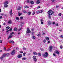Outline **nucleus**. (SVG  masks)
Listing matches in <instances>:
<instances>
[{
	"instance_id": "nucleus-14",
	"label": "nucleus",
	"mask_w": 63,
	"mask_h": 63,
	"mask_svg": "<svg viewBox=\"0 0 63 63\" xmlns=\"http://www.w3.org/2000/svg\"><path fill=\"white\" fill-rule=\"evenodd\" d=\"M8 23L9 24H12V21L11 20L9 21H8Z\"/></svg>"
},
{
	"instance_id": "nucleus-63",
	"label": "nucleus",
	"mask_w": 63,
	"mask_h": 63,
	"mask_svg": "<svg viewBox=\"0 0 63 63\" xmlns=\"http://www.w3.org/2000/svg\"><path fill=\"white\" fill-rule=\"evenodd\" d=\"M52 2H54L55 1V0H51Z\"/></svg>"
},
{
	"instance_id": "nucleus-2",
	"label": "nucleus",
	"mask_w": 63,
	"mask_h": 63,
	"mask_svg": "<svg viewBox=\"0 0 63 63\" xmlns=\"http://www.w3.org/2000/svg\"><path fill=\"white\" fill-rule=\"evenodd\" d=\"M45 53L46 55L45 54H43V56L44 57H47L48 56V53L47 52H45Z\"/></svg>"
},
{
	"instance_id": "nucleus-13",
	"label": "nucleus",
	"mask_w": 63,
	"mask_h": 63,
	"mask_svg": "<svg viewBox=\"0 0 63 63\" xmlns=\"http://www.w3.org/2000/svg\"><path fill=\"white\" fill-rule=\"evenodd\" d=\"M4 57H5L6 56V53H4L3 54L2 56Z\"/></svg>"
},
{
	"instance_id": "nucleus-43",
	"label": "nucleus",
	"mask_w": 63,
	"mask_h": 63,
	"mask_svg": "<svg viewBox=\"0 0 63 63\" xmlns=\"http://www.w3.org/2000/svg\"><path fill=\"white\" fill-rule=\"evenodd\" d=\"M60 47L61 49H62V48H63V46H62V45H61L60 46Z\"/></svg>"
},
{
	"instance_id": "nucleus-22",
	"label": "nucleus",
	"mask_w": 63,
	"mask_h": 63,
	"mask_svg": "<svg viewBox=\"0 0 63 63\" xmlns=\"http://www.w3.org/2000/svg\"><path fill=\"white\" fill-rule=\"evenodd\" d=\"M56 53H57V54H59V52L58 51H56Z\"/></svg>"
},
{
	"instance_id": "nucleus-31",
	"label": "nucleus",
	"mask_w": 63,
	"mask_h": 63,
	"mask_svg": "<svg viewBox=\"0 0 63 63\" xmlns=\"http://www.w3.org/2000/svg\"><path fill=\"white\" fill-rule=\"evenodd\" d=\"M46 40L45 39H44L43 40V42L44 43H46Z\"/></svg>"
},
{
	"instance_id": "nucleus-64",
	"label": "nucleus",
	"mask_w": 63,
	"mask_h": 63,
	"mask_svg": "<svg viewBox=\"0 0 63 63\" xmlns=\"http://www.w3.org/2000/svg\"><path fill=\"white\" fill-rule=\"evenodd\" d=\"M41 24H43V23H44L43 22V21H41Z\"/></svg>"
},
{
	"instance_id": "nucleus-18",
	"label": "nucleus",
	"mask_w": 63,
	"mask_h": 63,
	"mask_svg": "<svg viewBox=\"0 0 63 63\" xmlns=\"http://www.w3.org/2000/svg\"><path fill=\"white\" fill-rule=\"evenodd\" d=\"M14 30L15 31H17V29L16 28H15L14 29Z\"/></svg>"
},
{
	"instance_id": "nucleus-23",
	"label": "nucleus",
	"mask_w": 63,
	"mask_h": 63,
	"mask_svg": "<svg viewBox=\"0 0 63 63\" xmlns=\"http://www.w3.org/2000/svg\"><path fill=\"white\" fill-rule=\"evenodd\" d=\"M12 36L10 35L9 36V37L8 38V39H9L11 38H12Z\"/></svg>"
},
{
	"instance_id": "nucleus-10",
	"label": "nucleus",
	"mask_w": 63,
	"mask_h": 63,
	"mask_svg": "<svg viewBox=\"0 0 63 63\" xmlns=\"http://www.w3.org/2000/svg\"><path fill=\"white\" fill-rule=\"evenodd\" d=\"M26 33L28 34H29V33H31V31L30 30L27 31Z\"/></svg>"
},
{
	"instance_id": "nucleus-48",
	"label": "nucleus",
	"mask_w": 63,
	"mask_h": 63,
	"mask_svg": "<svg viewBox=\"0 0 63 63\" xmlns=\"http://www.w3.org/2000/svg\"><path fill=\"white\" fill-rule=\"evenodd\" d=\"M21 30V28H20V29H18V31H20Z\"/></svg>"
},
{
	"instance_id": "nucleus-7",
	"label": "nucleus",
	"mask_w": 63,
	"mask_h": 63,
	"mask_svg": "<svg viewBox=\"0 0 63 63\" xmlns=\"http://www.w3.org/2000/svg\"><path fill=\"white\" fill-rule=\"evenodd\" d=\"M14 54H15V50H13L11 54H12V55H14Z\"/></svg>"
},
{
	"instance_id": "nucleus-50",
	"label": "nucleus",
	"mask_w": 63,
	"mask_h": 63,
	"mask_svg": "<svg viewBox=\"0 0 63 63\" xmlns=\"http://www.w3.org/2000/svg\"><path fill=\"white\" fill-rule=\"evenodd\" d=\"M61 15H62V14H61V13H60L59 14V16H61Z\"/></svg>"
},
{
	"instance_id": "nucleus-27",
	"label": "nucleus",
	"mask_w": 63,
	"mask_h": 63,
	"mask_svg": "<svg viewBox=\"0 0 63 63\" xmlns=\"http://www.w3.org/2000/svg\"><path fill=\"white\" fill-rule=\"evenodd\" d=\"M52 46H51L49 47L50 49H52Z\"/></svg>"
},
{
	"instance_id": "nucleus-56",
	"label": "nucleus",
	"mask_w": 63,
	"mask_h": 63,
	"mask_svg": "<svg viewBox=\"0 0 63 63\" xmlns=\"http://www.w3.org/2000/svg\"><path fill=\"white\" fill-rule=\"evenodd\" d=\"M23 49H24V50H25L26 49V48H25V47H24L23 48Z\"/></svg>"
},
{
	"instance_id": "nucleus-3",
	"label": "nucleus",
	"mask_w": 63,
	"mask_h": 63,
	"mask_svg": "<svg viewBox=\"0 0 63 63\" xmlns=\"http://www.w3.org/2000/svg\"><path fill=\"white\" fill-rule=\"evenodd\" d=\"M33 60L35 62H36L37 61V59H36V57L35 56H34L33 57Z\"/></svg>"
},
{
	"instance_id": "nucleus-42",
	"label": "nucleus",
	"mask_w": 63,
	"mask_h": 63,
	"mask_svg": "<svg viewBox=\"0 0 63 63\" xmlns=\"http://www.w3.org/2000/svg\"><path fill=\"white\" fill-rule=\"evenodd\" d=\"M18 16H21V14L20 13H19V12L18 13Z\"/></svg>"
},
{
	"instance_id": "nucleus-17",
	"label": "nucleus",
	"mask_w": 63,
	"mask_h": 63,
	"mask_svg": "<svg viewBox=\"0 0 63 63\" xmlns=\"http://www.w3.org/2000/svg\"><path fill=\"white\" fill-rule=\"evenodd\" d=\"M48 25H51V22L50 21L48 22Z\"/></svg>"
},
{
	"instance_id": "nucleus-19",
	"label": "nucleus",
	"mask_w": 63,
	"mask_h": 63,
	"mask_svg": "<svg viewBox=\"0 0 63 63\" xmlns=\"http://www.w3.org/2000/svg\"><path fill=\"white\" fill-rule=\"evenodd\" d=\"M10 28V27L9 26H7L6 28V29L7 30H8Z\"/></svg>"
},
{
	"instance_id": "nucleus-8",
	"label": "nucleus",
	"mask_w": 63,
	"mask_h": 63,
	"mask_svg": "<svg viewBox=\"0 0 63 63\" xmlns=\"http://www.w3.org/2000/svg\"><path fill=\"white\" fill-rule=\"evenodd\" d=\"M41 3V2L39 0H37L36 1V4H39V3Z\"/></svg>"
},
{
	"instance_id": "nucleus-60",
	"label": "nucleus",
	"mask_w": 63,
	"mask_h": 63,
	"mask_svg": "<svg viewBox=\"0 0 63 63\" xmlns=\"http://www.w3.org/2000/svg\"><path fill=\"white\" fill-rule=\"evenodd\" d=\"M2 43V41L1 40H0V43Z\"/></svg>"
},
{
	"instance_id": "nucleus-41",
	"label": "nucleus",
	"mask_w": 63,
	"mask_h": 63,
	"mask_svg": "<svg viewBox=\"0 0 63 63\" xmlns=\"http://www.w3.org/2000/svg\"><path fill=\"white\" fill-rule=\"evenodd\" d=\"M31 30L33 32V31H34V30H35V29H34V28H32V29Z\"/></svg>"
},
{
	"instance_id": "nucleus-52",
	"label": "nucleus",
	"mask_w": 63,
	"mask_h": 63,
	"mask_svg": "<svg viewBox=\"0 0 63 63\" xmlns=\"http://www.w3.org/2000/svg\"><path fill=\"white\" fill-rule=\"evenodd\" d=\"M53 55L54 56H56V55L55 54V53H53Z\"/></svg>"
},
{
	"instance_id": "nucleus-39",
	"label": "nucleus",
	"mask_w": 63,
	"mask_h": 63,
	"mask_svg": "<svg viewBox=\"0 0 63 63\" xmlns=\"http://www.w3.org/2000/svg\"><path fill=\"white\" fill-rule=\"evenodd\" d=\"M55 25L56 26H58V24L57 23Z\"/></svg>"
},
{
	"instance_id": "nucleus-35",
	"label": "nucleus",
	"mask_w": 63,
	"mask_h": 63,
	"mask_svg": "<svg viewBox=\"0 0 63 63\" xmlns=\"http://www.w3.org/2000/svg\"><path fill=\"white\" fill-rule=\"evenodd\" d=\"M16 20H18V19H19V18L18 17H16Z\"/></svg>"
},
{
	"instance_id": "nucleus-4",
	"label": "nucleus",
	"mask_w": 63,
	"mask_h": 63,
	"mask_svg": "<svg viewBox=\"0 0 63 63\" xmlns=\"http://www.w3.org/2000/svg\"><path fill=\"white\" fill-rule=\"evenodd\" d=\"M17 57L18 58H21V57H22V55L21 54H19L17 56Z\"/></svg>"
},
{
	"instance_id": "nucleus-53",
	"label": "nucleus",
	"mask_w": 63,
	"mask_h": 63,
	"mask_svg": "<svg viewBox=\"0 0 63 63\" xmlns=\"http://www.w3.org/2000/svg\"><path fill=\"white\" fill-rule=\"evenodd\" d=\"M32 38H33L34 39H35L36 38V37H35V36H33Z\"/></svg>"
},
{
	"instance_id": "nucleus-26",
	"label": "nucleus",
	"mask_w": 63,
	"mask_h": 63,
	"mask_svg": "<svg viewBox=\"0 0 63 63\" xmlns=\"http://www.w3.org/2000/svg\"><path fill=\"white\" fill-rule=\"evenodd\" d=\"M26 2L28 4L29 3H30V1H29V0H27Z\"/></svg>"
},
{
	"instance_id": "nucleus-25",
	"label": "nucleus",
	"mask_w": 63,
	"mask_h": 63,
	"mask_svg": "<svg viewBox=\"0 0 63 63\" xmlns=\"http://www.w3.org/2000/svg\"><path fill=\"white\" fill-rule=\"evenodd\" d=\"M10 55V54L9 53H7V54H6V55H7V56H9Z\"/></svg>"
},
{
	"instance_id": "nucleus-21",
	"label": "nucleus",
	"mask_w": 63,
	"mask_h": 63,
	"mask_svg": "<svg viewBox=\"0 0 63 63\" xmlns=\"http://www.w3.org/2000/svg\"><path fill=\"white\" fill-rule=\"evenodd\" d=\"M25 8H29V6L26 5L25 6Z\"/></svg>"
},
{
	"instance_id": "nucleus-44",
	"label": "nucleus",
	"mask_w": 63,
	"mask_h": 63,
	"mask_svg": "<svg viewBox=\"0 0 63 63\" xmlns=\"http://www.w3.org/2000/svg\"><path fill=\"white\" fill-rule=\"evenodd\" d=\"M40 13V11H37V14H39V13Z\"/></svg>"
},
{
	"instance_id": "nucleus-24",
	"label": "nucleus",
	"mask_w": 63,
	"mask_h": 63,
	"mask_svg": "<svg viewBox=\"0 0 63 63\" xmlns=\"http://www.w3.org/2000/svg\"><path fill=\"white\" fill-rule=\"evenodd\" d=\"M28 14L29 15H31V12H29L28 13Z\"/></svg>"
},
{
	"instance_id": "nucleus-9",
	"label": "nucleus",
	"mask_w": 63,
	"mask_h": 63,
	"mask_svg": "<svg viewBox=\"0 0 63 63\" xmlns=\"http://www.w3.org/2000/svg\"><path fill=\"white\" fill-rule=\"evenodd\" d=\"M26 59H27V58L26 57H24L22 58L23 60H26Z\"/></svg>"
},
{
	"instance_id": "nucleus-59",
	"label": "nucleus",
	"mask_w": 63,
	"mask_h": 63,
	"mask_svg": "<svg viewBox=\"0 0 63 63\" xmlns=\"http://www.w3.org/2000/svg\"><path fill=\"white\" fill-rule=\"evenodd\" d=\"M16 49H19V48H18V47H16Z\"/></svg>"
},
{
	"instance_id": "nucleus-49",
	"label": "nucleus",
	"mask_w": 63,
	"mask_h": 63,
	"mask_svg": "<svg viewBox=\"0 0 63 63\" xmlns=\"http://www.w3.org/2000/svg\"><path fill=\"white\" fill-rule=\"evenodd\" d=\"M3 18L2 16H0V19H2Z\"/></svg>"
},
{
	"instance_id": "nucleus-15",
	"label": "nucleus",
	"mask_w": 63,
	"mask_h": 63,
	"mask_svg": "<svg viewBox=\"0 0 63 63\" xmlns=\"http://www.w3.org/2000/svg\"><path fill=\"white\" fill-rule=\"evenodd\" d=\"M10 15L11 16L12 15V9H11V11L10 12Z\"/></svg>"
},
{
	"instance_id": "nucleus-33",
	"label": "nucleus",
	"mask_w": 63,
	"mask_h": 63,
	"mask_svg": "<svg viewBox=\"0 0 63 63\" xmlns=\"http://www.w3.org/2000/svg\"><path fill=\"white\" fill-rule=\"evenodd\" d=\"M25 54H26V52H25L23 54V56H25Z\"/></svg>"
},
{
	"instance_id": "nucleus-51",
	"label": "nucleus",
	"mask_w": 63,
	"mask_h": 63,
	"mask_svg": "<svg viewBox=\"0 0 63 63\" xmlns=\"http://www.w3.org/2000/svg\"><path fill=\"white\" fill-rule=\"evenodd\" d=\"M40 21H43V19H41L40 20Z\"/></svg>"
},
{
	"instance_id": "nucleus-16",
	"label": "nucleus",
	"mask_w": 63,
	"mask_h": 63,
	"mask_svg": "<svg viewBox=\"0 0 63 63\" xmlns=\"http://www.w3.org/2000/svg\"><path fill=\"white\" fill-rule=\"evenodd\" d=\"M46 39L47 41H48L49 40V39L48 37H46Z\"/></svg>"
},
{
	"instance_id": "nucleus-46",
	"label": "nucleus",
	"mask_w": 63,
	"mask_h": 63,
	"mask_svg": "<svg viewBox=\"0 0 63 63\" xmlns=\"http://www.w3.org/2000/svg\"><path fill=\"white\" fill-rule=\"evenodd\" d=\"M40 49L42 51H44V49L43 48H41Z\"/></svg>"
},
{
	"instance_id": "nucleus-62",
	"label": "nucleus",
	"mask_w": 63,
	"mask_h": 63,
	"mask_svg": "<svg viewBox=\"0 0 63 63\" xmlns=\"http://www.w3.org/2000/svg\"><path fill=\"white\" fill-rule=\"evenodd\" d=\"M20 53H23V52H22V51H20Z\"/></svg>"
},
{
	"instance_id": "nucleus-6",
	"label": "nucleus",
	"mask_w": 63,
	"mask_h": 63,
	"mask_svg": "<svg viewBox=\"0 0 63 63\" xmlns=\"http://www.w3.org/2000/svg\"><path fill=\"white\" fill-rule=\"evenodd\" d=\"M21 8H22V7H20V6H18V8L17 9V10H18V11L20 10L21 9Z\"/></svg>"
},
{
	"instance_id": "nucleus-61",
	"label": "nucleus",
	"mask_w": 63,
	"mask_h": 63,
	"mask_svg": "<svg viewBox=\"0 0 63 63\" xmlns=\"http://www.w3.org/2000/svg\"><path fill=\"white\" fill-rule=\"evenodd\" d=\"M50 42V41H48L47 43H49Z\"/></svg>"
},
{
	"instance_id": "nucleus-34",
	"label": "nucleus",
	"mask_w": 63,
	"mask_h": 63,
	"mask_svg": "<svg viewBox=\"0 0 63 63\" xmlns=\"http://www.w3.org/2000/svg\"><path fill=\"white\" fill-rule=\"evenodd\" d=\"M48 17L49 18V19H50L51 18V16H50V15H49L48 16Z\"/></svg>"
},
{
	"instance_id": "nucleus-54",
	"label": "nucleus",
	"mask_w": 63,
	"mask_h": 63,
	"mask_svg": "<svg viewBox=\"0 0 63 63\" xmlns=\"http://www.w3.org/2000/svg\"><path fill=\"white\" fill-rule=\"evenodd\" d=\"M27 31H28V30H30V29H29L28 28H27Z\"/></svg>"
},
{
	"instance_id": "nucleus-30",
	"label": "nucleus",
	"mask_w": 63,
	"mask_h": 63,
	"mask_svg": "<svg viewBox=\"0 0 63 63\" xmlns=\"http://www.w3.org/2000/svg\"><path fill=\"white\" fill-rule=\"evenodd\" d=\"M20 19H22V20L23 19V17L22 16L20 17Z\"/></svg>"
},
{
	"instance_id": "nucleus-37",
	"label": "nucleus",
	"mask_w": 63,
	"mask_h": 63,
	"mask_svg": "<svg viewBox=\"0 0 63 63\" xmlns=\"http://www.w3.org/2000/svg\"><path fill=\"white\" fill-rule=\"evenodd\" d=\"M60 37L61 38H63V35H62L60 36Z\"/></svg>"
},
{
	"instance_id": "nucleus-5",
	"label": "nucleus",
	"mask_w": 63,
	"mask_h": 63,
	"mask_svg": "<svg viewBox=\"0 0 63 63\" xmlns=\"http://www.w3.org/2000/svg\"><path fill=\"white\" fill-rule=\"evenodd\" d=\"M9 43H13V44H14L15 43V42H14V41L12 40V41L11 40H10L9 41Z\"/></svg>"
},
{
	"instance_id": "nucleus-36",
	"label": "nucleus",
	"mask_w": 63,
	"mask_h": 63,
	"mask_svg": "<svg viewBox=\"0 0 63 63\" xmlns=\"http://www.w3.org/2000/svg\"><path fill=\"white\" fill-rule=\"evenodd\" d=\"M34 32H32V35H34Z\"/></svg>"
},
{
	"instance_id": "nucleus-28",
	"label": "nucleus",
	"mask_w": 63,
	"mask_h": 63,
	"mask_svg": "<svg viewBox=\"0 0 63 63\" xmlns=\"http://www.w3.org/2000/svg\"><path fill=\"white\" fill-rule=\"evenodd\" d=\"M23 13H25V14H26V13H27V12L25 10H23Z\"/></svg>"
},
{
	"instance_id": "nucleus-57",
	"label": "nucleus",
	"mask_w": 63,
	"mask_h": 63,
	"mask_svg": "<svg viewBox=\"0 0 63 63\" xmlns=\"http://www.w3.org/2000/svg\"><path fill=\"white\" fill-rule=\"evenodd\" d=\"M9 31H11L12 30V28H11L9 30Z\"/></svg>"
},
{
	"instance_id": "nucleus-1",
	"label": "nucleus",
	"mask_w": 63,
	"mask_h": 63,
	"mask_svg": "<svg viewBox=\"0 0 63 63\" xmlns=\"http://www.w3.org/2000/svg\"><path fill=\"white\" fill-rule=\"evenodd\" d=\"M47 14L49 15H52L54 14V12L52 10H49L48 11Z\"/></svg>"
},
{
	"instance_id": "nucleus-55",
	"label": "nucleus",
	"mask_w": 63,
	"mask_h": 63,
	"mask_svg": "<svg viewBox=\"0 0 63 63\" xmlns=\"http://www.w3.org/2000/svg\"><path fill=\"white\" fill-rule=\"evenodd\" d=\"M35 14V12H34L33 13H32V15H34Z\"/></svg>"
},
{
	"instance_id": "nucleus-47",
	"label": "nucleus",
	"mask_w": 63,
	"mask_h": 63,
	"mask_svg": "<svg viewBox=\"0 0 63 63\" xmlns=\"http://www.w3.org/2000/svg\"><path fill=\"white\" fill-rule=\"evenodd\" d=\"M40 35H41V34H38L37 35V36L38 37H39L40 36Z\"/></svg>"
},
{
	"instance_id": "nucleus-38",
	"label": "nucleus",
	"mask_w": 63,
	"mask_h": 63,
	"mask_svg": "<svg viewBox=\"0 0 63 63\" xmlns=\"http://www.w3.org/2000/svg\"><path fill=\"white\" fill-rule=\"evenodd\" d=\"M38 55L39 56H41V54L40 53H38Z\"/></svg>"
},
{
	"instance_id": "nucleus-40",
	"label": "nucleus",
	"mask_w": 63,
	"mask_h": 63,
	"mask_svg": "<svg viewBox=\"0 0 63 63\" xmlns=\"http://www.w3.org/2000/svg\"><path fill=\"white\" fill-rule=\"evenodd\" d=\"M14 34V32H12L10 34V35H13V34Z\"/></svg>"
},
{
	"instance_id": "nucleus-29",
	"label": "nucleus",
	"mask_w": 63,
	"mask_h": 63,
	"mask_svg": "<svg viewBox=\"0 0 63 63\" xmlns=\"http://www.w3.org/2000/svg\"><path fill=\"white\" fill-rule=\"evenodd\" d=\"M4 58V57L2 56V57H1L0 58V59H1L3 60V58Z\"/></svg>"
},
{
	"instance_id": "nucleus-20",
	"label": "nucleus",
	"mask_w": 63,
	"mask_h": 63,
	"mask_svg": "<svg viewBox=\"0 0 63 63\" xmlns=\"http://www.w3.org/2000/svg\"><path fill=\"white\" fill-rule=\"evenodd\" d=\"M30 3L31 4H34V2L32 1L31 0Z\"/></svg>"
},
{
	"instance_id": "nucleus-12",
	"label": "nucleus",
	"mask_w": 63,
	"mask_h": 63,
	"mask_svg": "<svg viewBox=\"0 0 63 63\" xmlns=\"http://www.w3.org/2000/svg\"><path fill=\"white\" fill-rule=\"evenodd\" d=\"M33 54H34V55H37V53L35 52H33Z\"/></svg>"
},
{
	"instance_id": "nucleus-45",
	"label": "nucleus",
	"mask_w": 63,
	"mask_h": 63,
	"mask_svg": "<svg viewBox=\"0 0 63 63\" xmlns=\"http://www.w3.org/2000/svg\"><path fill=\"white\" fill-rule=\"evenodd\" d=\"M44 12V10H41V12H40V13H42Z\"/></svg>"
},
{
	"instance_id": "nucleus-58",
	"label": "nucleus",
	"mask_w": 63,
	"mask_h": 63,
	"mask_svg": "<svg viewBox=\"0 0 63 63\" xmlns=\"http://www.w3.org/2000/svg\"><path fill=\"white\" fill-rule=\"evenodd\" d=\"M59 6H56V8H59Z\"/></svg>"
},
{
	"instance_id": "nucleus-11",
	"label": "nucleus",
	"mask_w": 63,
	"mask_h": 63,
	"mask_svg": "<svg viewBox=\"0 0 63 63\" xmlns=\"http://www.w3.org/2000/svg\"><path fill=\"white\" fill-rule=\"evenodd\" d=\"M9 2L8 1H5L4 3V5H7L8 4Z\"/></svg>"
},
{
	"instance_id": "nucleus-32",
	"label": "nucleus",
	"mask_w": 63,
	"mask_h": 63,
	"mask_svg": "<svg viewBox=\"0 0 63 63\" xmlns=\"http://www.w3.org/2000/svg\"><path fill=\"white\" fill-rule=\"evenodd\" d=\"M4 7H5V8H7V7H8V5H4Z\"/></svg>"
}]
</instances>
